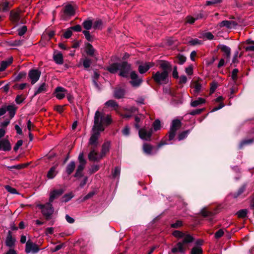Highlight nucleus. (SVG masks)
<instances>
[{
	"label": "nucleus",
	"instance_id": "4d7b16f0",
	"mask_svg": "<svg viewBox=\"0 0 254 254\" xmlns=\"http://www.w3.org/2000/svg\"><path fill=\"white\" fill-rule=\"evenodd\" d=\"M178 63L180 64H183L186 61V58L182 55H179L177 57Z\"/></svg>",
	"mask_w": 254,
	"mask_h": 254
},
{
	"label": "nucleus",
	"instance_id": "6e6d98bb",
	"mask_svg": "<svg viewBox=\"0 0 254 254\" xmlns=\"http://www.w3.org/2000/svg\"><path fill=\"white\" fill-rule=\"evenodd\" d=\"M218 83L215 81H213L211 83V87L210 90V92L211 94H212L215 92V91L218 87Z\"/></svg>",
	"mask_w": 254,
	"mask_h": 254
},
{
	"label": "nucleus",
	"instance_id": "c85d7f7f",
	"mask_svg": "<svg viewBox=\"0 0 254 254\" xmlns=\"http://www.w3.org/2000/svg\"><path fill=\"white\" fill-rule=\"evenodd\" d=\"M246 43L250 45L244 47L245 51L247 52L254 51V41L251 39H248L246 41Z\"/></svg>",
	"mask_w": 254,
	"mask_h": 254
},
{
	"label": "nucleus",
	"instance_id": "49530a36",
	"mask_svg": "<svg viewBox=\"0 0 254 254\" xmlns=\"http://www.w3.org/2000/svg\"><path fill=\"white\" fill-rule=\"evenodd\" d=\"M72 197H73V195L71 193L65 194L62 197V201L66 202L68 201L69 200H70L72 198Z\"/></svg>",
	"mask_w": 254,
	"mask_h": 254
},
{
	"label": "nucleus",
	"instance_id": "1a4fd4ad",
	"mask_svg": "<svg viewBox=\"0 0 254 254\" xmlns=\"http://www.w3.org/2000/svg\"><path fill=\"white\" fill-rule=\"evenodd\" d=\"M40 249L38 246L30 240L26 243L25 252L26 254H35L39 252Z\"/></svg>",
	"mask_w": 254,
	"mask_h": 254
},
{
	"label": "nucleus",
	"instance_id": "79ce46f5",
	"mask_svg": "<svg viewBox=\"0 0 254 254\" xmlns=\"http://www.w3.org/2000/svg\"><path fill=\"white\" fill-rule=\"evenodd\" d=\"M92 63V61L88 58L86 57L84 59H83V65L85 68H88Z\"/></svg>",
	"mask_w": 254,
	"mask_h": 254
},
{
	"label": "nucleus",
	"instance_id": "6ab92c4d",
	"mask_svg": "<svg viewBox=\"0 0 254 254\" xmlns=\"http://www.w3.org/2000/svg\"><path fill=\"white\" fill-rule=\"evenodd\" d=\"M11 147L9 141L3 139L0 140V150L8 151L11 150Z\"/></svg>",
	"mask_w": 254,
	"mask_h": 254
},
{
	"label": "nucleus",
	"instance_id": "338daca9",
	"mask_svg": "<svg viewBox=\"0 0 254 254\" xmlns=\"http://www.w3.org/2000/svg\"><path fill=\"white\" fill-rule=\"evenodd\" d=\"M123 134L125 136H128L130 133V129L128 126L125 127L122 130Z\"/></svg>",
	"mask_w": 254,
	"mask_h": 254
},
{
	"label": "nucleus",
	"instance_id": "6e6552de",
	"mask_svg": "<svg viewBox=\"0 0 254 254\" xmlns=\"http://www.w3.org/2000/svg\"><path fill=\"white\" fill-rule=\"evenodd\" d=\"M181 126V123L180 120L176 119L172 121L169 133V140H172L174 138L176 131Z\"/></svg>",
	"mask_w": 254,
	"mask_h": 254
},
{
	"label": "nucleus",
	"instance_id": "7c9ffc66",
	"mask_svg": "<svg viewBox=\"0 0 254 254\" xmlns=\"http://www.w3.org/2000/svg\"><path fill=\"white\" fill-rule=\"evenodd\" d=\"M248 210L247 209H242L237 212L236 215L239 218H245L247 216Z\"/></svg>",
	"mask_w": 254,
	"mask_h": 254
},
{
	"label": "nucleus",
	"instance_id": "b1692460",
	"mask_svg": "<svg viewBox=\"0 0 254 254\" xmlns=\"http://www.w3.org/2000/svg\"><path fill=\"white\" fill-rule=\"evenodd\" d=\"M48 86L45 83H43L39 85L35 90L34 96L40 93H45L47 91Z\"/></svg>",
	"mask_w": 254,
	"mask_h": 254
},
{
	"label": "nucleus",
	"instance_id": "cd10ccee",
	"mask_svg": "<svg viewBox=\"0 0 254 254\" xmlns=\"http://www.w3.org/2000/svg\"><path fill=\"white\" fill-rule=\"evenodd\" d=\"M12 62V58H9L6 61H2L0 63V72L3 71Z\"/></svg>",
	"mask_w": 254,
	"mask_h": 254
},
{
	"label": "nucleus",
	"instance_id": "393cba45",
	"mask_svg": "<svg viewBox=\"0 0 254 254\" xmlns=\"http://www.w3.org/2000/svg\"><path fill=\"white\" fill-rule=\"evenodd\" d=\"M198 37L199 38L204 39L205 40H211L213 39L214 36L210 32L202 31L199 33Z\"/></svg>",
	"mask_w": 254,
	"mask_h": 254
},
{
	"label": "nucleus",
	"instance_id": "473e14b6",
	"mask_svg": "<svg viewBox=\"0 0 254 254\" xmlns=\"http://www.w3.org/2000/svg\"><path fill=\"white\" fill-rule=\"evenodd\" d=\"M56 167L55 166L52 167L48 171L47 177L49 179H53L57 175V172L56 171Z\"/></svg>",
	"mask_w": 254,
	"mask_h": 254
},
{
	"label": "nucleus",
	"instance_id": "f257e3e1",
	"mask_svg": "<svg viewBox=\"0 0 254 254\" xmlns=\"http://www.w3.org/2000/svg\"><path fill=\"white\" fill-rule=\"evenodd\" d=\"M112 123L111 117L99 111L95 114L94 125L92 129V133L89 140V145L96 147L99 144V138L101 132L103 131L106 127Z\"/></svg>",
	"mask_w": 254,
	"mask_h": 254
},
{
	"label": "nucleus",
	"instance_id": "a19ab883",
	"mask_svg": "<svg viewBox=\"0 0 254 254\" xmlns=\"http://www.w3.org/2000/svg\"><path fill=\"white\" fill-rule=\"evenodd\" d=\"M105 104L108 107H112L115 110H117V108L118 107V105L117 102L113 100L107 101Z\"/></svg>",
	"mask_w": 254,
	"mask_h": 254
},
{
	"label": "nucleus",
	"instance_id": "774afa93",
	"mask_svg": "<svg viewBox=\"0 0 254 254\" xmlns=\"http://www.w3.org/2000/svg\"><path fill=\"white\" fill-rule=\"evenodd\" d=\"M102 25L101 20H97L93 24V28L95 29L99 28Z\"/></svg>",
	"mask_w": 254,
	"mask_h": 254
},
{
	"label": "nucleus",
	"instance_id": "e433bc0d",
	"mask_svg": "<svg viewBox=\"0 0 254 254\" xmlns=\"http://www.w3.org/2000/svg\"><path fill=\"white\" fill-rule=\"evenodd\" d=\"M205 103V100L202 98H199L197 100L193 101L191 102V106L193 107Z\"/></svg>",
	"mask_w": 254,
	"mask_h": 254
},
{
	"label": "nucleus",
	"instance_id": "9d476101",
	"mask_svg": "<svg viewBox=\"0 0 254 254\" xmlns=\"http://www.w3.org/2000/svg\"><path fill=\"white\" fill-rule=\"evenodd\" d=\"M78 159L79 164L78 166L76 172L74 175L75 177H77L81 175L82 172L83 170L86 163V161L84 158V155L83 153H80L79 154Z\"/></svg>",
	"mask_w": 254,
	"mask_h": 254
},
{
	"label": "nucleus",
	"instance_id": "a211bd4d",
	"mask_svg": "<svg viewBox=\"0 0 254 254\" xmlns=\"http://www.w3.org/2000/svg\"><path fill=\"white\" fill-rule=\"evenodd\" d=\"M101 153H98L95 150H91L88 155V158L90 161H98L102 158Z\"/></svg>",
	"mask_w": 254,
	"mask_h": 254
},
{
	"label": "nucleus",
	"instance_id": "39448f33",
	"mask_svg": "<svg viewBox=\"0 0 254 254\" xmlns=\"http://www.w3.org/2000/svg\"><path fill=\"white\" fill-rule=\"evenodd\" d=\"M37 206L41 210L42 214L46 219H49L54 213V207L50 201L45 204H39Z\"/></svg>",
	"mask_w": 254,
	"mask_h": 254
},
{
	"label": "nucleus",
	"instance_id": "c9c22d12",
	"mask_svg": "<svg viewBox=\"0 0 254 254\" xmlns=\"http://www.w3.org/2000/svg\"><path fill=\"white\" fill-rule=\"evenodd\" d=\"M173 235L178 238H183V239L187 236H190L189 234H186L181 231L176 230L173 232Z\"/></svg>",
	"mask_w": 254,
	"mask_h": 254
},
{
	"label": "nucleus",
	"instance_id": "e2e57ef3",
	"mask_svg": "<svg viewBox=\"0 0 254 254\" xmlns=\"http://www.w3.org/2000/svg\"><path fill=\"white\" fill-rule=\"evenodd\" d=\"M221 0H210L206 1V5H214L218 3H220Z\"/></svg>",
	"mask_w": 254,
	"mask_h": 254
},
{
	"label": "nucleus",
	"instance_id": "423d86ee",
	"mask_svg": "<svg viewBox=\"0 0 254 254\" xmlns=\"http://www.w3.org/2000/svg\"><path fill=\"white\" fill-rule=\"evenodd\" d=\"M254 143V127L252 128L247 134V136L240 143L239 148L240 149L244 147Z\"/></svg>",
	"mask_w": 254,
	"mask_h": 254
},
{
	"label": "nucleus",
	"instance_id": "864d4df0",
	"mask_svg": "<svg viewBox=\"0 0 254 254\" xmlns=\"http://www.w3.org/2000/svg\"><path fill=\"white\" fill-rule=\"evenodd\" d=\"M120 171L121 169L119 167H116L112 172L113 177L114 178H118L120 174Z\"/></svg>",
	"mask_w": 254,
	"mask_h": 254
},
{
	"label": "nucleus",
	"instance_id": "4c0bfd02",
	"mask_svg": "<svg viewBox=\"0 0 254 254\" xmlns=\"http://www.w3.org/2000/svg\"><path fill=\"white\" fill-rule=\"evenodd\" d=\"M153 149V147L147 143H144L143 145V149L144 152L147 154H151Z\"/></svg>",
	"mask_w": 254,
	"mask_h": 254
},
{
	"label": "nucleus",
	"instance_id": "bf43d9fd",
	"mask_svg": "<svg viewBox=\"0 0 254 254\" xmlns=\"http://www.w3.org/2000/svg\"><path fill=\"white\" fill-rule=\"evenodd\" d=\"M239 72V70L237 68H235L232 70L231 77L233 80H236L238 78V73Z\"/></svg>",
	"mask_w": 254,
	"mask_h": 254
},
{
	"label": "nucleus",
	"instance_id": "2eb2a0df",
	"mask_svg": "<svg viewBox=\"0 0 254 254\" xmlns=\"http://www.w3.org/2000/svg\"><path fill=\"white\" fill-rule=\"evenodd\" d=\"M55 96L59 100H62L67 94V91L62 87H57L54 92Z\"/></svg>",
	"mask_w": 254,
	"mask_h": 254
},
{
	"label": "nucleus",
	"instance_id": "c756f323",
	"mask_svg": "<svg viewBox=\"0 0 254 254\" xmlns=\"http://www.w3.org/2000/svg\"><path fill=\"white\" fill-rule=\"evenodd\" d=\"M125 95V90L123 89L117 88L114 91V97L118 99L123 98Z\"/></svg>",
	"mask_w": 254,
	"mask_h": 254
},
{
	"label": "nucleus",
	"instance_id": "0eeeda50",
	"mask_svg": "<svg viewBox=\"0 0 254 254\" xmlns=\"http://www.w3.org/2000/svg\"><path fill=\"white\" fill-rule=\"evenodd\" d=\"M138 134L139 137L144 140H150L153 132L152 128L149 127H143L138 129Z\"/></svg>",
	"mask_w": 254,
	"mask_h": 254
},
{
	"label": "nucleus",
	"instance_id": "58836bf2",
	"mask_svg": "<svg viewBox=\"0 0 254 254\" xmlns=\"http://www.w3.org/2000/svg\"><path fill=\"white\" fill-rule=\"evenodd\" d=\"M15 109L13 105H8L6 108V111H8L10 118H12L15 113Z\"/></svg>",
	"mask_w": 254,
	"mask_h": 254
},
{
	"label": "nucleus",
	"instance_id": "de8ad7c7",
	"mask_svg": "<svg viewBox=\"0 0 254 254\" xmlns=\"http://www.w3.org/2000/svg\"><path fill=\"white\" fill-rule=\"evenodd\" d=\"M190 131L189 130H186L182 132L179 134L178 136V139L179 140H181L185 138L189 134Z\"/></svg>",
	"mask_w": 254,
	"mask_h": 254
},
{
	"label": "nucleus",
	"instance_id": "13d9d810",
	"mask_svg": "<svg viewBox=\"0 0 254 254\" xmlns=\"http://www.w3.org/2000/svg\"><path fill=\"white\" fill-rule=\"evenodd\" d=\"M143 116H142V115H140L139 116H136L135 117V121L136 122V123L135 124V127L137 129H139V128L140 126L138 125V123L140 122L141 119H143Z\"/></svg>",
	"mask_w": 254,
	"mask_h": 254
},
{
	"label": "nucleus",
	"instance_id": "20e7f679",
	"mask_svg": "<svg viewBox=\"0 0 254 254\" xmlns=\"http://www.w3.org/2000/svg\"><path fill=\"white\" fill-rule=\"evenodd\" d=\"M152 78L155 83L160 85L167 84L169 82L168 72L165 71L153 73Z\"/></svg>",
	"mask_w": 254,
	"mask_h": 254
},
{
	"label": "nucleus",
	"instance_id": "a18cd8bd",
	"mask_svg": "<svg viewBox=\"0 0 254 254\" xmlns=\"http://www.w3.org/2000/svg\"><path fill=\"white\" fill-rule=\"evenodd\" d=\"M153 130L154 131H157L160 128V122L158 120H156L153 123L152 125Z\"/></svg>",
	"mask_w": 254,
	"mask_h": 254
},
{
	"label": "nucleus",
	"instance_id": "0e129e2a",
	"mask_svg": "<svg viewBox=\"0 0 254 254\" xmlns=\"http://www.w3.org/2000/svg\"><path fill=\"white\" fill-rule=\"evenodd\" d=\"M27 30V28L25 26H22L21 28L18 29V33L19 36H22L25 34Z\"/></svg>",
	"mask_w": 254,
	"mask_h": 254
},
{
	"label": "nucleus",
	"instance_id": "72a5a7b5",
	"mask_svg": "<svg viewBox=\"0 0 254 254\" xmlns=\"http://www.w3.org/2000/svg\"><path fill=\"white\" fill-rule=\"evenodd\" d=\"M54 60L57 64H62L63 63V55L60 53L55 55L54 56Z\"/></svg>",
	"mask_w": 254,
	"mask_h": 254
},
{
	"label": "nucleus",
	"instance_id": "3c124183",
	"mask_svg": "<svg viewBox=\"0 0 254 254\" xmlns=\"http://www.w3.org/2000/svg\"><path fill=\"white\" fill-rule=\"evenodd\" d=\"M189 43L190 45L194 46L197 45H201L202 44L201 41L199 40L198 39H193L189 41Z\"/></svg>",
	"mask_w": 254,
	"mask_h": 254
},
{
	"label": "nucleus",
	"instance_id": "f03ea898",
	"mask_svg": "<svg viewBox=\"0 0 254 254\" xmlns=\"http://www.w3.org/2000/svg\"><path fill=\"white\" fill-rule=\"evenodd\" d=\"M108 70L112 73H115L119 71V75L124 77H128L131 70V65L126 62L120 63H114L108 67Z\"/></svg>",
	"mask_w": 254,
	"mask_h": 254
},
{
	"label": "nucleus",
	"instance_id": "8fccbe9b",
	"mask_svg": "<svg viewBox=\"0 0 254 254\" xmlns=\"http://www.w3.org/2000/svg\"><path fill=\"white\" fill-rule=\"evenodd\" d=\"M5 190L11 194H17L18 192L15 189L10 187V186L6 185L5 186Z\"/></svg>",
	"mask_w": 254,
	"mask_h": 254
},
{
	"label": "nucleus",
	"instance_id": "c03bdc74",
	"mask_svg": "<svg viewBox=\"0 0 254 254\" xmlns=\"http://www.w3.org/2000/svg\"><path fill=\"white\" fill-rule=\"evenodd\" d=\"M202 250L201 248L194 247L192 249L190 254H202Z\"/></svg>",
	"mask_w": 254,
	"mask_h": 254
},
{
	"label": "nucleus",
	"instance_id": "4be33fe9",
	"mask_svg": "<svg viewBox=\"0 0 254 254\" xmlns=\"http://www.w3.org/2000/svg\"><path fill=\"white\" fill-rule=\"evenodd\" d=\"M64 13L68 16H73L75 14V9L71 4H67L64 6Z\"/></svg>",
	"mask_w": 254,
	"mask_h": 254
},
{
	"label": "nucleus",
	"instance_id": "412c9836",
	"mask_svg": "<svg viewBox=\"0 0 254 254\" xmlns=\"http://www.w3.org/2000/svg\"><path fill=\"white\" fill-rule=\"evenodd\" d=\"M15 239L13 238L10 231L8 232L5 240V245L7 247L12 248L15 245Z\"/></svg>",
	"mask_w": 254,
	"mask_h": 254
},
{
	"label": "nucleus",
	"instance_id": "603ef678",
	"mask_svg": "<svg viewBox=\"0 0 254 254\" xmlns=\"http://www.w3.org/2000/svg\"><path fill=\"white\" fill-rule=\"evenodd\" d=\"M124 110L126 112H129L131 115H132L133 113H135L137 111V109L134 106H131L124 108Z\"/></svg>",
	"mask_w": 254,
	"mask_h": 254
},
{
	"label": "nucleus",
	"instance_id": "a878e982",
	"mask_svg": "<svg viewBox=\"0 0 254 254\" xmlns=\"http://www.w3.org/2000/svg\"><path fill=\"white\" fill-rule=\"evenodd\" d=\"M110 148V142L109 141H106L103 144L101 152V155L103 158L109 151Z\"/></svg>",
	"mask_w": 254,
	"mask_h": 254
},
{
	"label": "nucleus",
	"instance_id": "ddd939ff",
	"mask_svg": "<svg viewBox=\"0 0 254 254\" xmlns=\"http://www.w3.org/2000/svg\"><path fill=\"white\" fill-rule=\"evenodd\" d=\"M64 192V190L63 189L52 190L49 193V201L52 203L55 199L62 195Z\"/></svg>",
	"mask_w": 254,
	"mask_h": 254
},
{
	"label": "nucleus",
	"instance_id": "ea45409f",
	"mask_svg": "<svg viewBox=\"0 0 254 254\" xmlns=\"http://www.w3.org/2000/svg\"><path fill=\"white\" fill-rule=\"evenodd\" d=\"M9 3L8 1H3L0 3V10L5 11L9 9Z\"/></svg>",
	"mask_w": 254,
	"mask_h": 254
},
{
	"label": "nucleus",
	"instance_id": "9b49d317",
	"mask_svg": "<svg viewBox=\"0 0 254 254\" xmlns=\"http://www.w3.org/2000/svg\"><path fill=\"white\" fill-rule=\"evenodd\" d=\"M41 75V71L38 69H32L29 70L28 77L32 84H35L39 80Z\"/></svg>",
	"mask_w": 254,
	"mask_h": 254
},
{
	"label": "nucleus",
	"instance_id": "680f3d73",
	"mask_svg": "<svg viewBox=\"0 0 254 254\" xmlns=\"http://www.w3.org/2000/svg\"><path fill=\"white\" fill-rule=\"evenodd\" d=\"M72 30L70 29H68L64 34V37L68 39L72 35Z\"/></svg>",
	"mask_w": 254,
	"mask_h": 254
},
{
	"label": "nucleus",
	"instance_id": "4468645a",
	"mask_svg": "<svg viewBox=\"0 0 254 254\" xmlns=\"http://www.w3.org/2000/svg\"><path fill=\"white\" fill-rule=\"evenodd\" d=\"M19 10H12L10 12V20L13 23H18L21 22V17L20 15Z\"/></svg>",
	"mask_w": 254,
	"mask_h": 254
},
{
	"label": "nucleus",
	"instance_id": "09e8293b",
	"mask_svg": "<svg viewBox=\"0 0 254 254\" xmlns=\"http://www.w3.org/2000/svg\"><path fill=\"white\" fill-rule=\"evenodd\" d=\"M201 214L204 217H208L212 215L213 213L212 212L207 211L206 208H203L201 211Z\"/></svg>",
	"mask_w": 254,
	"mask_h": 254
},
{
	"label": "nucleus",
	"instance_id": "f3484780",
	"mask_svg": "<svg viewBox=\"0 0 254 254\" xmlns=\"http://www.w3.org/2000/svg\"><path fill=\"white\" fill-rule=\"evenodd\" d=\"M154 65V63L151 62L145 63L138 66V71L140 74H143L147 72L149 69Z\"/></svg>",
	"mask_w": 254,
	"mask_h": 254
},
{
	"label": "nucleus",
	"instance_id": "f8f14e48",
	"mask_svg": "<svg viewBox=\"0 0 254 254\" xmlns=\"http://www.w3.org/2000/svg\"><path fill=\"white\" fill-rule=\"evenodd\" d=\"M130 77L131 79L130 83L133 87H138L142 82V79L138 77L137 74L134 71L130 72Z\"/></svg>",
	"mask_w": 254,
	"mask_h": 254
},
{
	"label": "nucleus",
	"instance_id": "69168bd1",
	"mask_svg": "<svg viewBox=\"0 0 254 254\" xmlns=\"http://www.w3.org/2000/svg\"><path fill=\"white\" fill-rule=\"evenodd\" d=\"M186 73L189 75H191L193 74V68L191 65H190L186 67L185 69Z\"/></svg>",
	"mask_w": 254,
	"mask_h": 254
},
{
	"label": "nucleus",
	"instance_id": "5701e85b",
	"mask_svg": "<svg viewBox=\"0 0 254 254\" xmlns=\"http://www.w3.org/2000/svg\"><path fill=\"white\" fill-rule=\"evenodd\" d=\"M247 184H244L241 187L239 188L237 191L233 192L232 195L233 198H237L241 196L246 190Z\"/></svg>",
	"mask_w": 254,
	"mask_h": 254
},
{
	"label": "nucleus",
	"instance_id": "37998d69",
	"mask_svg": "<svg viewBox=\"0 0 254 254\" xmlns=\"http://www.w3.org/2000/svg\"><path fill=\"white\" fill-rule=\"evenodd\" d=\"M92 25L93 23L91 20H86L83 23L84 28L88 31L91 28Z\"/></svg>",
	"mask_w": 254,
	"mask_h": 254
},
{
	"label": "nucleus",
	"instance_id": "f704fd0d",
	"mask_svg": "<svg viewBox=\"0 0 254 254\" xmlns=\"http://www.w3.org/2000/svg\"><path fill=\"white\" fill-rule=\"evenodd\" d=\"M75 167V162L74 161L70 162L67 166L66 171L68 175L71 174L74 171Z\"/></svg>",
	"mask_w": 254,
	"mask_h": 254
},
{
	"label": "nucleus",
	"instance_id": "dca6fc26",
	"mask_svg": "<svg viewBox=\"0 0 254 254\" xmlns=\"http://www.w3.org/2000/svg\"><path fill=\"white\" fill-rule=\"evenodd\" d=\"M231 51L230 48L223 45V66L230 61Z\"/></svg>",
	"mask_w": 254,
	"mask_h": 254
},
{
	"label": "nucleus",
	"instance_id": "2f4dec72",
	"mask_svg": "<svg viewBox=\"0 0 254 254\" xmlns=\"http://www.w3.org/2000/svg\"><path fill=\"white\" fill-rule=\"evenodd\" d=\"M237 25V23L234 21L223 20V27L231 29Z\"/></svg>",
	"mask_w": 254,
	"mask_h": 254
},
{
	"label": "nucleus",
	"instance_id": "7ed1b4c3",
	"mask_svg": "<svg viewBox=\"0 0 254 254\" xmlns=\"http://www.w3.org/2000/svg\"><path fill=\"white\" fill-rule=\"evenodd\" d=\"M193 238L191 236H187L182 242H179L172 249L171 252L174 254L180 253L184 254L186 253L187 246L189 243L192 242Z\"/></svg>",
	"mask_w": 254,
	"mask_h": 254
},
{
	"label": "nucleus",
	"instance_id": "052dcab7",
	"mask_svg": "<svg viewBox=\"0 0 254 254\" xmlns=\"http://www.w3.org/2000/svg\"><path fill=\"white\" fill-rule=\"evenodd\" d=\"M186 23H189V24H193L195 20H196L195 17H193L191 16H188L186 18Z\"/></svg>",
	"mask_w": 254,
	"mask_h": 254
},
{
	"label": "nucleus",
	"instance_id": "5fc2aeb1",
	"mask_svg": "<svg viewBox=\"0 0 254 254\" xmlns=\"http://www.w3.org/2000/svg\"><path fill=\"white\" fill-rule=\"evenodd\" d=\"M83 33L84 35L85 38L88 41H93V37L91 35L90 32L88 30H84L83 31Z\"/></svg>",
	"mask_w": 254,
	"mask_h": 254
},
{
	"label": "nucleus",
	"instance_id": "bb28decb",
	"mask_svg": "<svg viewBox=\"0 0 254 254\" xmlns=\"http://www.w3.org/2000/svg\"><path fill=\"white\" fill-rule=\"evenodd\" d=\"M171 67L170 63L165 61H161L159 64V67L162 69V71H165L168 73L171 69Z\"/></svg>",
	"mask_w": 254,
	"mask_h": 254
},
{
	"label": "nucleus",
	"instance_id": "aec40b11",
	"mask_svg": "<svg viewBox=\"0 0 254 254\" xmlns=\"http://www.w3.org/2000/svg\"><path fill=\"white\" fill-rule=\"evenodd\" d=\"M85 51L87 55L91 57H95L96 56V50L93 48L92 45L89 43L85 44Z\"/></svg>",
	"mask_w": 254,
	"mask_h": 254
}]
</instances>
